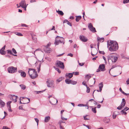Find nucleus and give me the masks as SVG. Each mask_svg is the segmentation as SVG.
<instances>
[{"instance_id": "nucleus-32", "label": "nucleus", "mask_w": 129, "mask_h": 129, "mask_svg": "<svg viewBox=\"0 0 129 129\" xmlns=\"http://www.w3.org/2000/svg\"><path fill=\"white\" fill-rule=\"evenodd\" d=\"M12 103L11 101H9L7 103V107H10L11 106L10 104Z\"/></svg>"}, {"instance_id": "nucleus-21", "label": "nucleus", "mask_w": 129, "mask_h": 129, "mask_svg": "<svg viewBox=\"0 0 129 129\" xmlns=\"http://www.w3.org/2000/svg\"><path fill=\"white\" fill-rule=\"evenodd\" d=\"M56 12L58 13V14L60 15L61 16H62L63 15L64 13L63 12L61 11H59V10H56Z\"/></svg>"}, {"instance_id": "nucleus-3", "label": "nucleus", "mask_w": 129, "mask_h": 129, "mask_svg": "<svg viewBox=\"0 0 129 129\" xmlns=\"http://www.w3.org/2000/svg\"><path fill=\"white\" fill-rule=\"evenodd\" d=\"M64 43V40L63 38L57 36L56 37L54 44L55 45H58L59 43H62L63 45Z\"/></svg>"}, {"instance_id": "nucleus-24", "label": "nucleus", "mask_w": 129, "mask_h": 129, "mask_svg": "<svg viewBox=\"0 0 129 129\" xmlns=\"http://www.w3.org/2000/svg\"><path fill=\"white\" fill-rule=\"evenodd\" d=\"M63 23H66L68 25L71 26L72 25L70 23V22L66 19L64 20L63 21Z\"/></svg>"}, {"instance_id": "nucleus-30", "label": "nucleus", "mask_w": 129, "mask_h": 129, "mask_svg": "<svg viewBox=\"0 0 129 129\" xmlns=\"http://www.w3.org/2000/svg\"><path fill=\"white\" fill-rule=\"evenodd\" d=\"M15 34L16 35L18 36H23V35L22 34L16 32L15 33Z\"/></svg>"}, {"instance_id": "nucleus-60", "label": "nucleus", "mask_w": 129, "mask_h": 129, "mask_svg": "<svg viewBox=\"0 0 129 129\" xmlns=\"http://www.w3.org/2000/svg\"><path fill=\"white\" fill-rule=\"evenodd\" d=\"M3 129H10V128H8L7 127H6V126H4L3 128Z\"/></svg>"}, {"instance_id": "nucleus-9", "label": "nucleus", "mask_w": 129, "mask_h": 129, "mask_svg": "<svg viewBox=\"0 0 129 129\" xmlns=\"http://www.w3.org/2000/svg\"><path fill=\"white\" fill-rule=\"evenodd\" d=\"M125 104V100L124 99H122V102L120 105L117 108V109L118 110H121V108L123 107Z\"/></svg>"}, {"instance_id": "nucleus-37", "label": "nucleus", "mask_w": 129, "mask_h": 129, "mask_svg": "<svg viewBox=\"0 0 129 129\" xmlns=\"http://www.w3.org/2000/svg\"><path fill=\"white\" fill-rule=\"evenodd\" d=\"M65 123V122L64 121H63L62 120H60L59 121L58 123V124L59 125H61V124L62 123Z\"/></svg>"}, {"instance_id": "nucleus-16", "label": "nucleus", "mask_w": 129, "mask_h": 129, "mask_svg": "<svg viewBox=\"0 0 129 129\" xmlns=\"http://www.w3.org/2000/svg\"><path fill=\"white\" fill-rule=\"evenodd\" d=\"M73 76V74L72 73H67L66 75V78H72Z\"/></svg>"}, {"instance_id": "nucleus-56", "label": "nucleus", "mask_w": 129, "mask_h": 129, "mask_svg": "<svg viewBox=\"0 0 129 129\" xmlns=\"http://www.w3.org/2000/svg\"><path fill=\"white\" fill-rule=\"evenodd\" d=\"M22 26H23V27H27V25H26L24 24H22Z\"/></svg>"}, {"instance_id": "nucleus-42", "label": "nucleus", "mask_w": 129, "mask_h": 129, "mask_svg": "<svg viewBox=\"0 0 129 129\" xmlns=\"http://www.w3.org/2000/svg\"><path fill=\"white\" fill-rule=\"evenodd\" d=\"M129 109V108L127 107L125 108L123 110L125 111H126Z\"/></svg>"}, {"instance_id": "nucleus-4", "label": "nucleus", "mask_w": 129, "mask_h": 129, "mask_svg": "<svg viewBox=\"0 0 129 129\" xmlns=\"http://www.w3.org/2000/svg\"><path fill=\"white\" fill-rule=\"evenodd\" d=\"M8 73H13L17 71V68L13 66L9 67L8 69Z\"/></svg>"}, {"instance_id": "nucleus-10", "label": "nucleus", "mask_w": 129, "mask_h": 129, "mask_svg": "<svg viewBox=\"0 0 129 129\" xmlns=\"http://www.w3.org/2000/svg\"><path fill=\"white\" fill-rule=\"evenodd\" d=\"M88 27L89 29L91 31H92L94 33L96 31L95 30V28L93 26L91 23H90L89 24H88Z\"/></svg>"}, {"instance_id": "nucleus-39", "label": "nucleus", "mask_w": 129, "mask_h": 129, "mask_svg": "<svg viewBox=\"0 0 129 129\" xmlns=\"http://www.w3.org/2000/svg\"><path fill=\"white\" fill-rule=\"evenodd\" d=\"M8 111L9 112H12V110L11 109V106L10 107H8Z\"/></svg>"}, {"instance_id": "nucleus-2", "label": "nucleus", "mask_w": 129, "mask_h": 129, "mask_svg": "<svg viewBox=\"0 0 129 129\" xmlns=\"http://www.w3.org/2000/svg\"><path fill=\"white\" fill-rule=\"evenodd\" d=\"M28 72L30 77L32 79H34L38 76L37 71L34 69L29 68Z\"/></svg>"}, {"instance_id": "nucleus-22", "label": "nucleus", "mask_w": 129, "mask_h": 129, "mask_svg": "<svg viewBox=\"0 0 129 129\" xmlns=\"http://www.w3.org/2000/svg\"><path fill=\"white\" fill-rule=\"evenodd\" d=\"M76 21L78 22L81 19V16H76Z\"/></svg>"}, {"instance_id": "nucleus-26", "label": "nucleus", "mask_w": 129, "mask_h": 129, "mask_svg": "<svg viewBox=\"0 0 129 129\" xmlns=\"http://www.w3.org/2000/svg\"><path fill=\"white\" fill-rule=\"evenodd\" d=\"M71 81V80L68 79H66L65 80L66 83L67 84H70V82Z\"/></svg>"}, {"instance_id": "nucleus-8", "label": "nucleus", "mask_w": 129, "mask_h": 129, "mask_svg": "<svg viewBox=\"0 0 129 129\" xmlns=\"http://www.w3.org/2000/svg\"><path fill=\"white\" fill-rule=\"evenodd\" d=\"M117 57L114 55H110L108 57L109 61L111 60L112 62H115L117 60Z\"/></svg>"}, {"instance_id": "nucleus-12", "label": "nucleus", "mask_w": 129, "mask_h": 129, "mask_svg": "<svg viewBox=\"0 0 129 129\" xmlns=\"http://www.w3.org/2000/svg\"><path fill=\"white\" fill-rule=\"evenodd\" d=\"M79 38L81 41L84 42L87 41L88 40L85 36L83 35L80 36Z\"/></svg>"}, {"instance_id": "nucleus-15", "label": "nucleus", "mask_w": 129, "mask_h": 129, "mask_svg": "<svg viewBox=\"0 0 129 129\" xmlns=\"http://www.w3.org/2000/svg\"><path fill=\"white\" fill-rule=\"evenodd\" d=\"M18 72L19 73H20L21 76L22 77L24 78L25 77L26 74L24 72H23L22 70H19L18 71Z\"/></svg>"}, {"instance_id": "nucleus-50", "label": "nucleus", "mask_w": 129, "mask_h": 129, "mask_svg": "<svg viewBox=\"0 0 129 129\" xmlns=\"http://www.w3.org/2000/svg\"><path fill=\"white\" fill-rule=\"evenodd\" d=\"M60 125V129H64L63 126H62L61 125Z\"/></svg>"}, {"instance_id": "nucleus-13", "label": "nucleus", "mask_w": 129, "mask_h": 129, "mask_svg": "<svg viewBox=\"0 0 129 129\" xmlns=\"http://www.w3.org/2000/svg\"><path fill=\"white\" fill-rule=\"evenodd\" d=\"M19 5H20V6H21L22 8L27 5L25 1L23 0H22L19 3Z\"/></svg>"}, {"instance_id": "nucleus-38", "label": "nucleus", "mask_w": 129, "mask_h": 129, "mask_svg": "<svg viewBox=\"0 0 129 129\" xmlns=\"http://www.w3.org/2000/svg\"><path fill=\"white\" fill-rule=\"evenodd\" d=\"M82 84L83 85L85 86H86V87H87V85L86 84V82L85 81H84L83 82Z\"/></svg>"}, {"instance_id": "nucleus-34", "label": "nucleus", "mask_w": 129, "mask_h": 129, "mask_svg": "<svg viewBox=\"0 0 129 129\" xmlns=\"http://www.w3.org/2000/svg\"><path fill=\"white\" fill-rule=\"evenodd\" d=\"M54 68L59 73H61V71H60L59 69L57 68H56L55 67H54Z\"/></svg>"}, {"instance_id": "nucleus-40", "label": "nucleus", "mask_w": 129, "mask_h": 129, "mask_svg": "<svg viewBox=\"0 0 129 129\" xmlns=\"http://www.w3.org/2000/svg\"><path fill=\"white\" fill-rule=\"evenodd\" d=\"M87 116H85L83 117L84 119L85 120H89V119L86 118Z\"/></svg>"}, {"instance_id": "nucleus-27", "label": "nucleus", "mask_w": 129, "mask_h": 129, "mask_svg": "<svg viewBox=\"0 0 129 129\" xmlns=\"http://www.w3.org/2000/svg\"><path fill=\"white\" fill-rule=\"evenodd\" d=\"M49 46V45L48 44H47V45L46 46V50L44 49V50L45 51L47 52H49V48L48 47Z\"/></svg>"}, {"instance_id": "nucleus-58", "label": "nucleus", "mask_w": 129, "mask_h": 129, "mask_svg": "<svg viewBox=\"0 0 129 129\" xmlns=\"http://www.w3.org/2000/svg\"><path fill=\"white\" fill-rule=\"evenodd\" d=\"M83 125L84 126H86V127H87L88 129H89V126L88 125H85V124H83Z\"/></svg>"}, {"instance_id": "nucleus-5", "label": "nucleus", "mask_w": 129, "mask_h": 129, "mask_svg": "<svg viewBox=\"0 0 129 129\" xmlns=\"http://www.w3.org/2000/svg\"><path fill=\"white\" fill-rule=\"evenodd\" d=\"M46 83L47 84V86L48 87L54 88L55 86V85L54 84V81L53 80H49L48 79L46 81Z\"/></svg>"}, {"instance_id": "nucleus-1", "label": "nucleus", "mask_w": 129, "mask_h": 129, "mask_svg": "<svg viewBox=\"0 0 129 129\" xmlns=\"http://www.w3.org/2000/svg\"><path fill=\"white\" fill-rule=\"evenodd\" d=\"M107 47L110 51L112 52L116 51L118 48V44L115 41H110L107 43Z\"/></svg>"}, {"instance_id": "nucleus-57", "label": "nucleus", "mask_w": 129, "mask_h": 129, "mask_svg": "<svg viewBox=\"0 0 129 129\" xmlns=\"http://www.w3.org/2000/svg\"><path fill=\"white\" fill-rule=\"evenodd\" d=\"M126 82L127 84H129V78H128L127 81Z\"/></svg>"}, {"instance_id": "nucleus-51", "label": "nucleus", "mask_w": 129, "mask_h": 129, "mask_svg": "<svg viewBox=\"0 0 129 129\" xmlns=\"http://www.w3.org/2000/svg\"><path fill=\"white\" fill-rule=\"evenodd\" d=\"M84 64V63H79V65L81 66H83V65Z\"/></svg>"}, {"instance_id": "nucleus-63", "label": "nucleus", "mask_w": 129, "mask_h": 129, "mask_svg": "<svg viewBox=\"0 0 129 129\" xmlns=\"http://www.w3.org/2000/svg\"><path fill=\"white\" fill-rule=\"evenodd\" d=\"M35 2H36V0H31L30 2L31 3H33Z\"/></svg>"}, {"instance_id": "nucleus-64", "label": "nucleus", "mask_w": 129, "mask_h": 129, "mask_svg": "<svg viewBox=\"0 0 129 129\" xmlns=\"http://www.w3.org/2000/svg\"><path fill=\"white\" fill-rule=\"evenodd\" d=\"M101 105L100 104L98 105L97 106V108H100L101 107Z\"/></svg>"}, {"instance_id": "nucleus-49", "label": "nucleus", "mask_w": 129, "mask_h": 129, "mask_svg": "<svg viewBox=\"0 0 129 129\" xmlns=\"http://www.w3.org/2000/svg\"><path fill=\"white\" fill-rule=\"evenodd\" d=\"M73 54L71 53H69L67 55L68 56H69L71 57H72L73 56Z\"/></svg>"}, {"instance_id": "nucleus-17", "label": "nucleus", "mask_w": 129, "mask_h": 129, "mask_svg": "<svg viewBox=\"0 0 129 129\" xmlns=\"http://www.w3.org/2000/svg\"><path fill=\"white\" fill-rule=\"evenodd\" d=\"M97 40L99 42H102L104 41V38H100L98 37L97 38Z\"/></svg>"}, {"instance_id": "nucleus-7", "label": "nucleus", "mask_w": 129, "mask_h": 129, "mask_svg": "<svg viewBox=\"0 0 129 129\" xmlns=\"http://www.w3.org/2000/svg\"><path fill=\"white\" fill-rule=\"evenodd\" d=\"M56 66L57 67L63 69L64 68V66L63 63L59 61H57L56 62Z\"/></svg>"}, {"instance_id": "nucleus-55", "label": "nucleus", "mask_w": 129, "mask_h": 129, "mask_svg": "<svg viewBox=\"0 0 129 129\" xmlns=\"http://www.w3.org/2000/svg\"><path fill=\"white\" fill-rule=\"evenodd\" d=\"M113 119L115 118L116 117V115H114V114H113Z\"/></svg>"}, {"instance_id": "nucleus-36", "label": "nucleus", "mask_w": 129, "mask_h": 129, "mask_svg": "<svg viewBox=\"0 0 129 129\" xmlns=\"http://www.w3.org/2000/svg\"><path fill=\"white\" fill-rule=\"evenodd\" d=\"M86 87L87 88L86 92L87 93H89L90 92V88L88 86Z\"/></svg>"}, {"instance_id": "nucleus-23", "label": "nucleus", "mask_w": 129, "mask_h": 129, "mask_svg": "<svg viewBox=\"0 0 129 129\" xmlns=\"http://www.w3.org/2000/svg\"><path fill=\"white\" fill-rule=\"evenodd\" d=\"M8 54H12L14 56H17L16 55L12 53V51L11 50H7Z\"/></svg>"}, {"instance_id": "nucleus-52", "label": "nucleus", "mask_w": 129, "mask_h": 129, "mask_svg": "<svg viewBox=\"0 0 129 129\" xmlns=\"http://www.w3.org/2000/svg\"><path fill=\"white\" fill-rule=\"evenodd\" d=\"M55 27L54 26H53L52 27V28L51 29H50V30H55Z\"/></svg>"}, {"instance_id": "nucleus-19", "label": "nucleus", "mask_w": 129, "mask_h": 129, "mask_svg": "<svg viewBox=\"0 0 129 129\" xmlns=\"http://www.w3.org/2000/svg\"><path fill=\"white\" fill-rule=\"evenodd\" d=\"M103 84L102 82L99 84V91L101 92L102 91V88L103 87Z\"/></svg>"}, {"instance_id": "nucleus-14", "label": "nucleus", "mask_w": 129, "mask_h": 129, "mask_svg": "<svg viewBox=\"0 0 129 129\" xmlns=\"http://www.w3.org/2000/svg\"><path fill=\"white\" fill-rule=\"evenodd\" d=\"M6 46L5 45L0 50V53L3 55H4L5 54L6 52L4 50L5 49Z\"/></svg>"}, {"instance_id": "nucleus-41", "label": "nucleus", "mask_w": 129, "mask_h": 129, "mask_svg": "<svg viewBox=\"0 0 129 129\" xmlns=\"http://www.w3.org/2000/svg\"><path fill=\"white\" fill-rule=\"evenodd\" d=\"M72 73H74L75 75H78L79 74V72H73Z\"/></svg>"}, {"instance_id": "nucleus-20", "label": "nucleus", "mask_w": 129, "mask_h": 129, "mask_svg": "<svg viewBox=\"0 0 129 129\" xmlns=\"http://www.w3.org/2000/svg\"><path fill=\"white\" fill-rule=\"evenodd\" d=\"M0 104L1 105L2 107H3L5 106V103L1 100L0 99Z\"/></svg>"}, {"instance_id": "nucleus-28", "label": "nucleus", "mask_w": 129, "mask_h": 129, "mask_svg": "<svg viewBox=\"0 0 129 129\" xmlns=\"http://www.w3.org/2000/svg\"><path fill=\"white\" fill-rule=\"evenodd\" d=\"M63 78L62 77H59V78L58 79L56 80V82H59L61 81L62 79Z\"/></svg>"}, {"instance_id": "nucleus-43", "label": "nucleus", "mask_w": 129, "mask_h": 129, "mask_svg": "<svg viewBox=\"0 0 129 129\" xmlns=\"http://www.w3.org/2000/svg\"><path fill=\"white\" fill-rule=\"evenodd\" d=\"M78 106L79 107H83L84 104H79L78 105Z\"/></svg>"}, {"instance_id": "nucleus-25", "label": "nucleus", "mask_w": 129, "mask_h": 129, "mask_svg": "<svg viewBox=\"0 0 129 129\" xmlns=\"http://www.w3.org/2000/svg\"><path fill=\"white\" fill-rule=\"evenodd\" d=\"M20 86L21 87V89L23 90H24L26 89V86L24 84L20 85Z\"/></svg>"}, {"instance_id": "nucleus-31", "label": "nucleus", "mask_w": 129, "mask_h": 129, "mask_svg": "<svg viewBox=\"0 0 129 129\" xmlns=\"http://www.w3.org/2000/svg\"><path fill=\"white\" fill-rule=\"evenodd\" d=\"M96 107H94L92 108L91 109L92 111L94 113H96Z\"/></svg>"}, {"instance_id": "nucleus-47", "label": "nucleus", "mask_w": 129, "mask_h": 129, "mask_svg": "<svg viewBox=\"0 0 129 129\" xmlns=\"http://www.w3.org/2000/svg\"><path fill=\"white\" fill-rule=\"evenodd\" d=\"M28 5V4H27L26 6H25L23 7V8H23L24 9V10H25V11H26V7H27V6Z\"/></svg>"}, {"instance_id": "nucleus-62", "label": "nucleus", "mask_w": 129, "mask_h": 129, "mask_svg": "<svg viewBox=\"0 0 129 129\" xmlns=\"http://www.w3.org/2000/svg\"><path fill=\"white\" fill-rule=\"evenodd\" d=\"M64 54V53H62V54H60V55H57V56H58V57H59V56H61L63 54Z\"/></svg>"}, {"instance_id": "nucleus-6", "label": "nucleus", "mask_w": 129, "mask_h": 129, "mask_svg": "<svg viewBox=\"0 0 129 129\" xmlns=\"http://www.w3.org/2000/svg\"><path fill=\"white\" fill-rule=\"evenodd\" d=\"M105 65L104 64H100L99 67V68L97 69L96 72H99L101 71H105Z\"/></svg>"}, {"instance_id": "nucleus-59", "label": "nucleus", "mask_w": 129, "mask_h": 129, "mask_svg": "<svg viewBox=\"0 0 129 129\" xmlns=\"http://www.w3.org/2000/svg\"><path fill=\"white\" fill-rule=\"evenodd\" d=\"M119 90L122 93V92H124L123 91L121 88H120L119 89Z\"/></svg>"}, {"instance_id": "nucleus-35", "label": "nucleus", "mask_w": 129, "mask_h": 129, "mask_svg": "<svg viewBox=\"0 0 129 129\" xmlns=\"http://www.w3.org/2000/svg\"><path fill=\"white\" fill-rule=\"evenodd\" d=\"M129 2V0H123V3L125 4Z\"/></svg>"}, {"instance_id": "nucleus-46", "label": "nucleus", "mask_w": 129, "mask_h": 129, "mask_svg": "<svg viewBox=\"0 0 129 129\" xmlns=\"http://www.w3.org/2000/svg\"><path fill=\"white\" fill-rule=\"evenodd\" d=\"M116 65H113L112 66L111 68V69H110V71L111 69H113L114 68H115V67H116Z\"/></svg>"}, {"instance_id": "nucleus-18", "label": "nucleus", "mask_w": 129, "mask_h": 129, "mask_svg": "<svg viewBox=\"0 0 129 129\" xmlns=\"http://www.w3.org/2000/svg\"><path fill=\"white\" fill-rule=\"evenodd\" d=\"M50 118L49 116H46L45 117L44 122H48L50 120Z\"/></svg>"}, {"instance_id": "nucleus-33", "label": "nucleus", "mask_w": 129, "mask_h": 129, "mask_svg": "<svg viewBox=\"0 0 129 129\" xmlns=\"http://www.w3.org/2000/svg\"><path fill=\"white\" fill-rule=\"evenodd\" d=\"M12 50L14 54L16 55L17 53L16 51L14 48H13Z\"/></svg>"}, {"instance_id": "nucleus-44", "label": "nucleus", "mask_w": 129, "mask_h": 129, "mask_svg": "<svg viewBox=\"0 0 129 129\" xmlns=\"http://www.w3.org/2000/svg\"><path fill=\"white\" fill-rule=\"evenodd\" d=\"M61 118L62 120H66L67 119V118H65L63 117H62V116H61Z\"/></svg>"}, {"instance_id": "nucleus-54", "label": "nucleus", "mask_w": 129, "mask_h": 129, "mask_svg": "<svg viewBox=\"0 0 129 129\" xmlns=\"http://www.w3.org/2000/svg\"><path fill=\"white\" fill-rule=\"evenodd\" d=\"M19 109L23 110V109L22 106H20L19 107Z\"/></svg>"}, {"instance_id": "nucleus-45", "label": "nucleus", "mask_w": 129, "mask_h": 129, "mask_svg": "<svg viewBox=\"0 0 129 129\" xmlns=\"http://www.w3.org/2000/svg\"><path fill=\"white\" fill-rule=\"evenodd\" d=\"M35 121H36V122H37V125H38V123L39 122V120L36 118H35Z\"/></svg>"}, {"instance_id": "nucleus-29", "label": "nucleus", "mask_w": 129, "mask_h": 129, "mask_svg": "<svg viewBox=\"0 0 129 129\" xmlns=\"http://www.w3.org/2000/svg\"><path fill=\"white\" fill-rule=\"evenodd\" d=\"M77 82L76 81H75L71 80V81L70 82V83L73 85H75L76 84Z\"/></svg>"}, {"instance_id": "nucleus-53", "label": "nucleus", "mask_w": 129, "mask_h": 129, "mask_svg": "<svg viewBox=\"0 0 129 129\" xmlns=\"http://www.w3.org/2000/svg\"><path fill=\"white\" fill-rule=\"evenodd\" d=\"M125 111L123 110H122L121 111V113L122 114H124V112H125Z\"/></svg>"}, {"instance_id": "nucleus-61", "label": "nucleus", "mask_w": 129, "mask_h": 129, "mask_svg": "<svg viewBox=\"0 0 129 129\" xmlns=\"http://www.w3.org/2000/svg\"><path fill=\"white\" fill-rule=\"evenodd\" d=\"M37 92V94H39V93H41L43 92V91H36Z\"/></svg>"}, {"instance_id": "nucleus-11", "label": "nucleus", "mask_w": 129, "mask_h": 129, "mask_svg": "<svg viewBox=\"0 0 129 129\" xmlns=\"http://www.w3.org/2000/svg\"><path fill=\"white\" fill-rule=\"evenodd\" d=\"M10 97H11V100H12L14 102H16L17 101V99L18 96H17L15 95H10Z\"/></svg>"}, {"instance_id": "nucleus-48", "label": "nucleus", "mask_w": 129, "mask_h": 129, "mask_svg": "<svg viewBox=\"0 0 129 129\" xmlns=\"http://www.w3.org/2000/svg\"><path fill=\"white\" fill-rule=\"evenodd\" d=\"M88 103H87L86 104H85V105L84 104V106L87 107V108L88 109Z\"/></svg>"}]
</instances>
